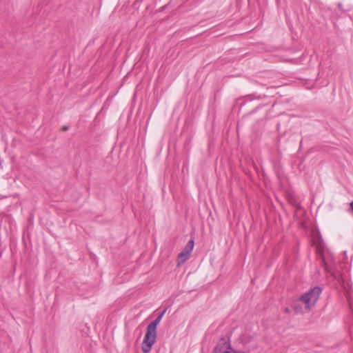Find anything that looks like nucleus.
<instances>
[{"label":"nucleus","instance_id":"1","mask_svg":"<svg viewBox=\"0 0 353 353\" xmlns=\"http://www.w3.org/2000/svg\"><path fill=\"white\" fill-rule=\"evenodd\" d=\"M320 286H314L301 295L293 304V310L296 314L310 312L316 304L322 293Z\"/></svg>","mask_w":353,"mask_h":353},{"label":"nucleus","instance_id":"2","mask_svg":"<svg viewBox=\"0 0 353 353\" xmlns=\"http://www.w3.org/2000/svg\"><path fill=\"white\" fill-rule=\"evenodd\" d=\"M166 312L165 309L154 321H152L148 326L143 341L141 344V349L143 353H148L150 352L152 345L156 342L157 338V327L161 321L163 315Z\"/></svg>","mask_w":353,"mask_h":353},{"label":"nucleus","instance_id":"3","mask_svg":"<svg viewBox=\"0 0 353 353\" xmlns=\"http://www.w3.org/2000/svg\"><path fill=\"white\" fill-rule=\"evenodd\" d=\"M213 353H245L243 351L234 349L229 339L222 338L214 348Z\"/></svg>","mask_w":353,"mask_h":353},{"label":"nucleus","instance_id":"4","mask_svg":"<svg viewBox=\"0 0 353 353\" xmlns=\"http://www.w3.org/2000/svg\"><path fill=\"white\" fill-rule=\"evenodd\" d=\"M320 257L321 260V265L323 266L324 269L331 274H333V271L334 269V259L332 255L330 256H325L323 253L320 254Z\"/></svg>","mask_w":353,"mask_h":353},{"label":"nucleus","instance_id":"5","mask_svg":"<svg viewBox=\"0 0 353 353\" xmlns=\"http://www.w3.org/2000/svg\"><path fill=\"white\" fill-rule=\"evenodd\" d=\"M189 255V254H187L183 251L179 253L177 256L178 265L179 266L183 263L188 259Z\"/></svg>","mask_w":353,"mask_h":353},{"label":"nucleus","instance_id":"6","mask_svg":"<svg viewBox=\"0 0 353 353\" xmlns=\"http://www.w3.org/2000/svg\"><path fill=\"white\" fill-rule=\"evenodd\" d=\"M194 240L193 239H190L186 244L185 247L184 248V249L183 250V251L187 254H190L193 250V248H194Z\"/></svg>","mask_w":353,"mask_h":353},{"label":"nucleus","instance_id":"7","mask_svg":"<svg viewBox=\"0 0 353 353\" xmlns=\"http://www.w3.org/2000/svg\"><path fill=\"white\" fill-rule=\"evenodd\" d=\"M252 338V336H249L248 334H243L241 336V341L244 344L249 343Z\"/></svg>","mask_w":353,"mask_h":353},{"label":"nucleus","instance_id":"8","mask_svg":"<svg viewBox=\"0 0 353 353\" xmlns=\"http://www.w3.org/2000/svg\"><path fill=\"white\" fill-rule=\"evenodd\" d=\"M337 7H338L339 10H341V12H345L343 5L341 2H339L337 3Z\"/></svg>","mask_w":353,"mask_h":353},{"label":"nucleus","instance_id":"9","mask_svg":"<svg viewBox=\"0 0 353 353\" xmlns=\"http://www.w3.org/2000/svg\"><path fill=\"white\" fill-rule=\"evenodd\" d=\"M68 130V126L65 125V126L62 127V130L66 131Z\"/></svg>","mask_w":353,"mask_h":353},{"label":"nucleus","instance_id":"10","mask_svg":"<svg viewBox=\"0 0 353 353\" xmlns=\"http://www.w3.org/2000/svg\"><path fill=\"white\" fill-rule=\"evenodd\" d=\"M350 208H351L352 211L353 212V201L350 203Z\"/></svg>","mask_w":353,"mask_h":353},{"label":"nucleus","instance_id":"11","mask_svg":"<svg viewBox=\"0 0 353 353\" xmlns=\"http://www.w3.org/2000/svg\"><path fill=\"white\" fill-rule=\"evenodd\" d=\"M285 312H290L289 309H288V308H286V309H285Z\"/></svg>","mask_w":353,"mask_h":353}]
</instances>
